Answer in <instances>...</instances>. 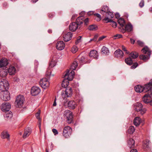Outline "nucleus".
<instances>
[{
	"mask_svg": "<svg viewBox=\"0 0 152 152\" xmlns=\"http://www.w3.org/2000/svg\"><path fill=\"white\" fill-rule=\"evenodd\" d=\"M142 53L144 54H147V55L144 54L140 55L139 56L140 59L143 60L145 61H146L149 58L151 51L150 49L147 46H145L142 50Z\"/></svg>",
	"mask_w": 152,
	"mask_h": 152,
	"instance_id": "obj_1",
	"label": "nucleus"
},
{
	"mask_svg": "<svg viewBox=\"0 0 152 152\" xmlns=\"http://www.w3.org/2000/svg\"><path fill=\"white\" fill-rule=\"evenodd\" d=\"M134 109L137 112H140L141 115L145 113L146 110V109L143 108L142 104L139 102L136 103L134 105Z\"/></svg>",
	"mask_w": 152,
	"mask_h": 152,
	"instance_id": "obj_2",
	"label": "nucleus"
},
{
	"mask_svg": "<svg viewBox=\"0 0 152 152\" xmlns=\"http://www.w3.org/2000/svg\"><path fill=\"white\" fill-rule=\"evenodd\" d=\"M0 97L2 100L7 101L10 99V94L7 90L1 91L0 93Z\"/></svg>",
	"mask_w": 152,
	"mask_h": 152,
	"instance_id": "obj_3",
	"label": "nucleus"
},
{
	"mask_svg": "<svg viewBox=\"0 0 152 152\" xmlns=\"http://www.w3.org/2000/svg\"><path fill=\"white\" fill-rule=\"evenodd\" d=\"M9 84L8 81L4 79H0V90L1 91L8 90Z\"/></svg>",
	"mask_w": 152,
	"mask_h": 152,
	"instance_id": "obj_4",
	"label": "nucleus"
},
{
	"mask_svg": "<svg viewBox=\"0 0 152 152\" xmlns=\"http://www.w3.org/2000/svg\"><path fill=\"white\" fill-rule=\"evenodd\" d=\"M73 92L71 87H67L65 89V90L63 91L61 94V96L63 99L66 97H71L72 94Z\"/></svg>",
	"mask_w": 152,
	"mask_h": 152,
	"instance_id": "obj_5",
	"label": "nucleus"
},
{
	"mask_svg": "<svg viewBox=\"0 0 152 152\" xmlns=\"http://www.w3.org/2000/svg\"><path fill=\"white\" fill-rule=\"evenodd\" d=\"M72 129L69 126H66L63 129V135L66 138L70 137L72 133Z\"/></svg>",
	"mask_w": 152,
	"mask_h": 152,
	"instance_id": "obj_6",
	"label": "nucleus"
},
{
	"mask_svg": "<svg viewBox=\"0 0 152 152\" xmlns=\"http://www.w3.org/2000/svg\"><path fill=\"white\" fill-rule=\"evenodd\" d=\"M24 98L23 96L19 95L17 97L15 102V104L17 107L20 108L23 105L24 101Z\"/></svg>",
	"mask_w": 152,
	"mask_h": 152,
	"instance_id": "obj_7",
	"label": "nucleus"
},
{
	"mask_svg": "<svg viewBox=\"0 0 152 152\" xmlns=\"http://www.w3.org/2000/svg\"><path fill=\"white\" fill-rule=\"evenodd\" d=\"M69 72V70H67L64 75V77L69 81H71L73 79L75 73L73 70H72L70 72Z\"/></svg>",
	"mask_w": 152,
	"mask_h": 152,
	"instance_id": "obj_8",
	"label": "nucleus"
},
{
	"mask_svg": "<svg viewBox=\"0 0 152 152\" xmlns=\"http://www.w3.org/2000/svg\"><path fill=\"white\" fill-rule=\"evenodd\" d=\"M39 83L40 86L44 89L48 88L50 85L48 80L46 78H42L40 80Z\"/></svg>",
	"mask_w": 152,
	"mask_h": 152,
	"instance_id": "obj_9",
	"label": "nucleus"
},
{
	"mask_svg": "<svg viewBox=\"0 0 152 152\" xmlns=\"http://www.w3.org/2000/svg\"><path fill=\"white\" fill-rule=\"evenodd\" d=\"M64 115L66 116V122L68 124H71L73 121L72 113L70 110H66L65 111Z\"/></svg>",
	"mask_w": 152,
	"mask_h": 152,
	"instance_id": "obj_10",
	"label": "nucleus"
},
{
	"mask_svg": "<svg viewBox=\"0 0 152 152\" xmlns=\"http://www.w3.org/2000/svg\"><path fill=\"white\" fill-rule=\"evenodd\" d=\"M114 16L113 13L110 11L106 13V17L103 20L106 23L112 22V20L111 19L113 18Z\"/></svg>",
	"mask_w": 152,
	"mask_h": 152,
	"instance_id": "obj_11",
	"label": "nucleus"
},
{
	"mask_svg": "<svg viewBox=\"0 0 152 152\" xmlns=\"http://www.w3.org/2000/svg\"><path fill=\"white\" fill-rule=\"evenodd\" d=\"M147 94H145L143 96L142 99L143 102L145 103H150L151 102V98L152 95V92L147 91Z\"/></svg>",
	"mask_w": 152,
	"mask_h": 152,
	"instance_id": "obj_12",
	"label": "nucleus"
},
{
	"mask_svg": "<svg viewBox=\"0 0 152 152\" xmlns=\"http://www.w3.org/2000/svg\"><path fill=\"white\" fill-rule=\"evenodd\" d=\"M145 87V85H144V87L140 85H138L135 87L134 89L135 91L137 92L141 93L143 92L145 93L148 91L147 88Z\"/></svg>",
	"mask_w": 152,
	"mask_h": 152,
	"instance_id": "obj_13",
	"label": "nucleus"
},
{
	"mask_svg": "<svg viewBox=\"0 0 152 152\" xmlns=\"http://www.w3.org/2000/svg\"><path fill=\"white\" fill-rule=\"evenodd\" d=\"M11 108V104L9 102H4L1 106V110L6 112L9 111Z\"/></svg>",
	"mask_w": 152,
	"mask_h": 152,
	"instance_id": "obj_14",
	"label": "nucleus"
},
{
	"mask_svg": "<svg viewBox=\"0 0 152 152\" xmlns=\"http://www.w3.org/2000/svg\"><path fill=\"white\" fill-rule=\"evenodd\" d=\"M40 91V89L39 87L33 86L31 88V93L32 96H36L39 94Z\"/></svg>",
	"mask_w": 152,
	"mask_h": 152,
	"instance_id": "obj_15",
	"label": "nucleus"
},
{
	"mask_svg": "<svg viewBox=\"0 0 152 152\" xmlns=\"http://www.w3.org/2000/svg\"><path fill=\"white\" fill-rule=\"evenodd\" d=\"M121 30L122 32L123 33H125L126 31L128 32H130L132 30V26L130 23H128L127 24H125L124 27V28Z\"/></svg>",
	"mask_w": 152,
	"mask_h": 152,
	"instance_id": "obj_16",
	"label": "nucleus"
},
{
	"mask_svg": "<svg viewBox=\"0 0 152 152\" xmlns=\"http://www.w3.org/2000/svg\"><path fill=\"white\" fill-rule=\"evenodd\" d=\"M133 59V52L130 53L129 57L126 58L125 60V63L128 65H131L133 63L132 60Z\"/></svg>",
	"mask_w": 152,
	"mask_h": 152,
	"instance_id": "obj_17",
	"label": "nucleus"
},
{
	"mask_svg": "<svg viewBox=\"0 0 152 152\" xmlns=\"http://www.w3.org/2000/svg\"><path fill=\"white\" fill-rule=\"evenodd\" d=\"M64 40L65 42H67L70 40L72 36V34L70 32L64 33L63 35Z\"/></svg>",
	"mask_w": 152,
	"mask_h": 152,
	"instance_id": "obj_18",
	"label": "nucleus"
},
{
	"mask_svg": "<svg viewBox=\"0 0 152 152\" xmlns=\"http://www.w3.org/2000/svg\"><path fill=\"white\" fill-rule=\"evenodd\" d=\"M68 107L70 109H74L77 106L76 102L74 100L69 101L67 103Z\"/></svg>",
	"mask_w": 152,
	"mask_h": 152,
	"instance_id": "obj_19",
	"label": "nucleus"
},
{
	"mask_svg": "<svg viewBox=\"0 0 152 152\" xmlns=\"http://www.w3.org/2000/svg\"><path fill=\"white\" fill-rule=\"evenodd\" d=\"M65 47V44L63 41H59L56 43V48L58 50H62Z\"/></svg>",
	"mask_w": 152,
	"mask_h": 152,
	"instance_id": "obj_20",
	"label": "nucleus"
},
{
	"mask_svg": "<svg viewBox=\"0 0 152 152\" xmlns=\"http://www.w3.org/2000/svg\"><path fill=\"white\" fill-rule=\"evenodd\" d=\"M78 26L75 22H72L69 26V29L72 31H75L78 28Z\"/></svg>",
	"mask_w": 152,
	"mask_h": 152,
	"instance_id": "obj_21",
	"label": "nucleus"
},
{
	"mask_svg": "<svg viewBox=\"0 0 152 152\" xmlns=\"http://www.w3.org/2000/svg\"><path fill=\"white\" fill-rule=\"evenodd\" d=\"M31 129L29 128L25 129L23 135V138L25 139L29 136L31 133Z\"/></svg>",
	"mask_w": 152,
	"mask_h": 152,
	"instance_id": "obj_22",
	"label": "nucleus"
},
{
	"mask_svg": "<svg viewBox=\"0 0 152 152\" xmlns=\"http://www.w3.org/2000/svg\"><path fill=\"white\" fill-rule=\"evenodd\" d=\"M76 60H77V62L79 61V63L82 65L87 63L86 59L84 57L80 55L77 57Z\"/></svg>",
	"mask_w": 152,
	"mask_h": 152,
	"instance_id": "obj_23",
	"label": "nucleus"
},
{
	"mask_svg": "<svg viewBox=\"0 0 152 152\" xmlns=\"http://www.w3.org/2000/svg\"><path fill=\"white\" fill-rule=\"evenodd\" d=\"M89 56L91 57L97 59L98 56L97 51L96 50H91L89 53Z\"/></svg>",
	"mask_w": 152,
	"mask_h": 152,
	"instance_id": "obj_24",
	"label": "nucleus"
},
{
	"mask_svg": "<svg viewBox=\"0 0 152 152\" xmlns=\"http://www.w3.org/2000/svg\"><path fill=\"white\" fill-rule=\"evenodd\" d=\"M114 55L116 57L122 58L124 56V53L123 51L120 49L116 50L114 52Z\"/></svg>",
	"mask_w": 152,
	"mask_h": 152,
	"instance_id": "obj_25",
	"label": "nucleus"
},
{
	"mask_svg": "<svg viewBox=\"0 0 152 152\" xmlns=\"http://www.w3.org/2000/svg\"><path fill=\"white\" fill-rule=\"evenodd\" d=\"M7 74V69H0V77H5Z\"/></svg>",
	"mask_w": 152,
	"mask_h": 152,
	"instance_id": "obj_26",
	"label": "nucleus"
},
{
	"mask_svg": "<svg viewBox=\"0 0 152 152\" xmlns=\"http://www.w3.org/2000/svg\"><path fill=\"white\" fill-rule=\"evenodd\" d=\"M16 69L14 66H10L7 69V74L9 73L10 75H14L15 74Z\"/></svg>",
	"mask_w": 152,
	"mask_h": 152,
	"instance_id": "obj_27",
	"label": "nucleus"
},
{
	"mask_svg": "<svg viewBox=\"0 0 152 152\" xmlns=\"http://www.w3.org/2000/svg\"><path fill=\"white\" fill-rule=\"evenodd\" d=\"M118 22L120 25L119 28L121 29L124 28V27L125 25V22L124 20L122 18H119L118 20Z\"/></svg>",
	"mask_w": 152,
	"mask_h": 152,
	"instance_id": "obj_28",
	"label": "nucleus"
},
{
	"mask_svg": "<svg viewBox=\"0 0 152 152\" xmlns=\"http://www.w3.org/2000/svg\"><path fill=\"white\" fill-rule=\"evenodd\" d=\"M110 11L109 8L107 6H103L102 7L100 13L102 15L106 14Z\"/></svg>",
	"mask_w": 152,
	"mask_h": 152,
	"instance_id": "obj_29",
	"label": "nucleus"
},
{
	"mask_svg": "<svg viewBox=\"0 0 152 152\" xmlns=\"http://www.w3.org/2000/svg\"><path fill=\"white\" fill-rule=\"evenodd\" d=\"M8 64L7 60L5 58H2L0 61V68L6 66Z\"/></svg>",
	"mask_w": 152,
	"mask_h": 152,
	"instance_id": "obj_30",
	"label": "nucleus"
},
{
	"mask_svg": "<svg viewBox=\"0 0 152 152\" xmlns=\"http://www.w3.org/2000/svg\"><path fill=\"white\" fill-rule=\"evenodd\" d=\"M141 119L139 117H135L134 119V124L136 126H139L141 122Z\"/></svg>",
	"mask_w": 152,
	"mask_h": 152,
	"instance_id": "obj_31",
	"label": "nucleus"
},
{
	"mask_svg": "<svg viewBox=\"0 0 152 152\" xmlns=\"http://www.w3.org/2000/svg\"><path fill=\"white\" fill-rule=\"evenodd\" d=\"M84 19V17L83 16L79 17L76 19L75 22L78 25H80L83 23Z\"/></svg>",
	"mask_w": 152,
	"mask_h": 152,
	"instance_id": "obj_32",
	"label": "nucleus"
},
{
	"mask_svg": "<svg viewBox=\"0 0 152 152\" xmlns=\"http://www.w3.org/2000/svg\"><path fill=\"white\" fill-rule=\"evenodd\" d=\"M145 85V88H147V90L149 92L152 91V79L150 80L149 82Z\"/></svg>",
	"mask_w": 152,
	"mask_h": 152,
	"instance_id": "obj_33",
	"label": "nucleus"
},
{
	"mask_svg": "<svg viewBox=\"0 0 152 152\" xmlns=\"http://www.w3.org/2000/svg\"><path fill=\"white\" fill-rule=\"evenodd\" d=\"M150 141L148 140H146L143 141V149H146L149 147V144Z\"/></svg>",
	"mask_w": 152,
	"mask_h": 152,
	"instance_id": "obj_34",
	"label": "nucleus"
},
{
	"mask_svg": "<svg viewBox=\"0 0 152 152\" xmlns=\"http://www.w3.org/2000/svg\"><path fill=\"white\" fill-rule=\"evenodd\" d=\"M78 66V63L77 60H75L74 61L71 66L70 69L73 71L75 70Z\"/></svg>",
	"mask_w": 152,
	"mask_h": 152,
	"instance_id": "obj_35",
	"label": "nucleus"
},
{
	"mask_svg": "<svg viewBox=\"0 0 152 152\" xmlns=\"http://www.w3.org/2000/svg\"><path fill=\"white\" fill-rule=\"evenodd\" d=\"M1 138L2 139H9L10 137V135L7 131H3L1 134Z\"/></svg>",
	"mask_w": 152,
	"mask_h": 152,
	"instance_id": "obj_36",
	"label": "nucleus"
},
{
	"mask_svg": "<svg viewBox=\"0 0 152 152\" xmlns=\"http://www.w3.org/2000/svg\"><path fill=\"white\" fill-rule=\"evenodd\" d=\"M69 85V80L64 78V80L63 81L61 84L62 87L64 88H67V86Z\"/></svg>",
	"mask_w": 152,
	"mask_h": 152,
	"instance_id": "obj_37",
	"label": "nucleus"
},
{
	"mask_svg": "<svg viewBox=\"0 0 152 152\" xmlns=\"http://www.w3.org/2000/svg\"><path fill=\"white\" fill-rule=\"evenodd\" d=\"M101 51L103 53L106 55H108L109 53V50L108 48L105 46H103L102 48Z\"/></svg>",
	"mask_w": 152,
	"mask_h": 152,
	"instance_id": "obj_38",
	"label": "nucleus"
},
{
	"mask_svg": "<svg viewBox=\"0 0 152 152\" xmlns=\"http://www.w3.org/2000/svg\"><path fill=\"white\" fill-rule=\"evenodd\" d=\"M88 29L90 31H96L98 29V26L96 25H90Z\"/></svg>",
	"mask_w": 152,
	"mask_h": 152,
	"instance_id": "obj_39",
	"label": "nucleus"
},
{
	"mask_svg": "<svg viewBox=\"0 0 152 152\" xmlns=\"http://www.w3.org/2000/svg\"><path fill=\"white\" fill-rule=\"evenodd\" d=\"M12 116V113L11 111H9L4 116V117L7 118V119H10Z\"/></svg>",
	"mask_w": 152,
	"mask_h": 152,
	"instance_id": "obj_40",
	"label": "nucleus"
},
{
	"mask_svg": "<svg viewBox=\"0 0 152 152\" xmlns=\"http://www.w3.org/2000/svg\"><path fill=\"white\" fill-rule=\"evenodd\" d=\"M56 61L53 59H52L49 64V68H51L54 66L56 64Z\"/></svg>",
	"mask_w": 152,
	"mask_h": 152,
	"instance_id": "obj_41",
	"label": "nucleus"
},
{
	"mask_svg": "<svg viewBox=\"0 0 152 152\" xmlns=\"http://www.w3.org/2000/svg\"><path fill=\"white\" fill-rule=\"evenodd\" d=\"M133 141V139L132 138H130L129 140L128 141V146L130 148H132L133 144L132 143V142Z\"/></svg>",
	"mask_w": 152,
	"mask_h": 152,
	"instance_id": "obj_42",
	"label": "nucleus"
},
{
	"mask_svg": "<svg viewBox=\"0 0 152 152\" xmlns=\"http://www.w3.org/2000/svg\"><path fill=\"white\" fill-rule=\"evenodd\" d=\"M94 15L96 17V18H95V19L97 21H99L101 19V17L99 14L98 13H95L94 14Z\"/></svg>",
	"mask_w": 152,
	"mask_h": 152,
	"instance_id": "obj_43",
	"label": "nucleus"
},
{
	"mask_svg": "<svg viewBox=\"0 0 152 152\" xmlns=\"http://www.w3.org/2000/svg\"><path fill=\"white\" fill-rule=\"evenodd\" d=\"M78 50V48L76 46H73L72 48L71 51L73 53H75Z\"/></svg>",
	"mask_w": 152,
	"mask_h": 152,
	"instance_id": "obj_44",
	"label": "nucleus"
},
{
	"mask_svg": "<svg viewBox=\"0 0 152 152\" xmlns=\"http://www.w3.org/2000/svg\"><path fill=\"white\" fill-rule=\"evenodd\" d=\"M122 37V35L120 34H117L113 37L114 39H118Z\"/></svg>",
	"mask_w": 152,
	"mask_h": 152,
	"instance_id": "obj_45",
	"label": "nucleus"
},
{
	"mask_svg": "<svg viewBox=\"0 0 152 152\" xmlns=\"http://www.w3.org/2000/svg\"><path fill=\"white\" fill-rule=\"evenodd\" d=\"M122 49L123 50L126 52V53L127 54H130V53L129 51H128L126 48V47L124 45H122Z\"/></svg>",
	"mask_w": 152,
	"mask_h": 152,
	"instance_id": "obj_46",
	"label": "nucleus"
},
{
	"mask_svg": "<svg viewBox=\"0 0 152 152\" xmlns=\"http://www.w3.org/2000/svg\"><path fill=\"white\" fill-rule=\"evenodd\" d=\"M128 132L130 134H133V126H130L128 130Z\"/></svg>",
	"mask_w": 152,
	"mask_h": 152,
	"instance_id": "obj_47",
	"label": "nucleus"
},
{
	"mask_svg": "<svg viewBox=\"0 0 152 152\" xmlns=\"http://www.w3.org/2000/svg\"><path fill=\"white\" fill-rule=\"evenodd\" d=\"M98 37V34H95L94 35V38L93 39H91L90 41H93L94 42L96 41L97 40V39Z\"/></svg>",
	"mask_w": 152,
	"mask_h": 152,
	"instance_id": "obj_48",
	"label": "nucleus"
},
{
	"mask_svg": "<svg viewBox=\"0 0 152 152\" xmlns=\"http://www.w3.org/2000/svg\"><path fill=\"white\" fill-rule=\"evenodd\" d=\"M110 22L111 23V25L114 28H115L116 27L117 23L116 22L113 21V20H112V21Z\"/></svg>",
	"mask_w": 152,
	"mask_h": 152,
	"instance_id": "obj_49",
	"label": "nucleus"
},
{
	"mask_svg": "<svg viewBox=\"0 0 152 152\" xmlns=\"http://www.w3.org/2000/svg\"><path fill=\"white\" fill-rule=\"evenodd\" d=\"M40 114V111H38L36 114V118L38 120H39L41 119L39 117Z\"/></svg>",
	"mask_w": 152,
	"mask_h": 152,
	"instance_id": "obj_50",
	"label": "nucleus"
},
{
	"mask_svg": "<svg viewBox=\"0 0 152 152\" xmlns=\"http://www.w3.org/2000/svg\"><path fill=\"white\" fill-rule=\"evenodd\" d=\"M137 43L141 47H143L144 45V44L143 42L140 40L137 41Z\"/></svg>",
	"mask_w": 152,
	"mask_h": 152,
	"instance_id": "obj_51",
	"label": "nucleus"
},
{
	"mask_svg": "<svg viewBox=\"0 0 152 152\" xmlns=\"http://www.w3.org/2000/svg\"><path fill=\"white\" fill-rule=\"evenodd\" d=\"M51 70L49 69H48L46 72V75L47 76H50L51 75Z\"/></svg>",
	"mask_w": 152,
	"mask_h": 152,
	"instance_id": "obj_52",
	"label": "nucleus"
},
{
	"mask_svg": "<svg viewBox=\"0 0 152 152\" xmlns=\"http://www.w3.org/2000/svg\"><path fill=\"white\" fill-rule=\"evenodd\" d=\"M144 4V0H142L141 1L139 4V6L140 7H143Z\"/></svg>",
	"mask_w": 152,
	"mask_h": 152,
	"instance_id": "obj_53",
	"label": "nucleus"
},
{
	"mask_svg": "<svg viewBox=\"0 0 152 152\" xmlns=\"http://www.w3.org/2000/svg\"><path fill=\"white\" fill-rule=\"evenodd\" d=\"M48 16L49 18H52L54 16V13H50L48 14Z\"/></svg>",
	"mask_w": 152,
	"mask_h": 152,
	"instance_id": "obj_54",
	"label": "nucleus"
},
{
	"mask_svg": "<svg viewBox=\"0 0 152 152\" xmlns=\"http://www.w3.org/2000/svg\"><path fill=\"white\" fill-rule=\"evenodd\" d=\"M85 24L86 25H88L89 22V19L88 18H86L85 19H84V21Z\"/></svg>",
	"mask_w": 152,
	"mask_h": 152,
	"instance_id": "obj_55",
	"label": "nucleus"
},
{
	"mask_svg": "<svg viewBox=\"0 0 152 152\" xmlns=\"http://www.w3.org/2000/svg\"><path fill=\"white\" fill-rule=\"evenodd\" d=\"M139 56V54L136 52H134V59L137 58Z\"/></svg>",
	"mask_w": 152,
	"mask_h": 152,
	"instance_id": "obj_56",
	"label": "nucleus"
},
{
	"mask_svg": "<svg viewBox=\"0 0 152 152\" xmlns=\"http://www.w3.org/2000/svg\"><path fill=\"white\" fill-rule=\"evenodd\" d=\"M52 131L55 135L57 134H58V132L57 130L55 129H52Z\"/></svg>",
	"mask_w": 152,
	"mask_h": 152,
	"instance_id": "obj_57",
	"label": "nucleus"
},
{
	"mask_svg": "<svg viewBox=\"0 0 152 152\" xmlns=\"http://www.w3.org/2000/svg\"><path fill=\"white\" fill-rule=\"evenodd\" d=\"M88 15L90 16L92 15H94V12L93 11H90L88 12Z\"/></svg>",
	"mask_w": 152,
	"mask_h": 152,
	"instance_id": "obj_58",
	"label": "nucleus"
},
{
	"mask_svg": "<svg viewBox=\"0 0 152 152\" xmlns=\"http://www.w3.org/2000/svg\"><path fill=\"white\" fill-rule=\"evenodd\" d=\"M115 18L117 19H118L120 17V15L118 13H116L115 14Z\"/></svg>",
	"mask_w": 152,
	"mask_h": 152,
	"instance_id": "obj_59",
	"label": "nucleus"
},
{
	"mask_svg": "<svg viewBox=\"0 0 152 152\" xmlns=\"http://www.w3.org/2000/svg\"><path fill=\"white\" fill-rule=\"evenodd\" d=\"M105 37L104 36H102L99 37L98 39V41H100L103 40L104 38Z\"/></svg>",
	"mask_w": 152,
	"mask_h": 152,
	"instance_id": "obj_60",
	"label": "nucleus"
},
{
	"mask_svg": "<svg viewBox=\"0 0 152 152\" xmlns=\"http://www.w3.org/2000/svg\"><path fill=\"white\" fill-rule=\"evenodd\" d=\"M138 64L136 62L134 63V69L135 68L138 66Z\"/></svg>",
	"mask_w": 152,
	"mask_h": 152,
	"instance_id": "obj_61",
	"label": "nucleus"
},
{
	"mask_svg": "<svg viewBox=\"0 0 152 152\" xmlns=\"http://www.w3.org/2000/svg\"><path fill=\"white\" fill-rule=\"evenodd\" d=\"M38 124H39V128L40 129L41 127V119L40 120H38Z\"/></svg>",
	"mask_w": 152,
	"mask_h": 152,
	"instance_id": "obj_62",
	"label": "nucleus"
},
{
	"mask_svg": "<svg viewBox=\"0 0 152 152\" xmlns=\"http://www.w3.org/2000/svg\"><path fill=\"white\" fill-rule=\"evenodd\" d=\"M56 98L55 97V99L54 100V101L53 104V106H56Z\"/></svg>",
	"mask_w": 152,
	"mask_h": 152,
	"instance_id": "obj_63",
	"label": "nucleus"
},
{
	"mask_svg": "<svg viewBox=\"0 0 152 152\" xmlns=\"http://www.w3.org/2000/svg\"><path fill=\"white\" fill-rule=\"evenodd\" d=\"M48 32L50 33V34H51L52 33V30L50 29H49L48 30Z\"/></svg>",
	"mask_w": 152,
	"mask_h": 152,
	"instance_id": "obj_64",
	"label": "nucleus"
}]
</instances>
